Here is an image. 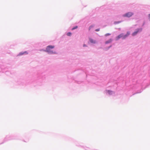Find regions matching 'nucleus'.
<instances>
[{"label": "nucleus", "mask_w": 150, "mask_h": 150, "mask_svg": "<svg viewBox=\"0 0 150 150\" xmlns=\"http://www.w3.org/2000/svg\"><path fill=\"white\" fill-rule=\"evenodd\" d=\"M45 77L43 74L39 75L38 77V85L41 86L42 82L45 80Z\"/></svg>", "instance_id": "3"}, {"label": "nucleus", "mask_w": 150, "mask_h": 150, "mask_svg": "<svg viewBox=\"0 0 150 150\" xmlns=\"http://www.w3.org/2000/svg\"><path fill=\"white\" fill-rule=\"evenodd\" d=\"M112 40H113L112 39L110 38L108 40L105 41V44H108L110 43L112 41Z\"/></svg>", "instance_id": "12"}, {"label": "nucleus", "mask_w": 150, "mask_h": 150, "mask_svg": "<svg viewBox=\"0 0 150 150\" xmlns=\"http://www.w3.org/2000/svg\"><path fill=\"white\" fill-rule=\"evenodd\" d=\"M100 30V29L99 28L96 29L95 30V31H99Z\"/></svg>", "instance_id": "20"}, {"label": "nucleus", "mask_w": 150, "mask_h": 150, "mask_svg": "<svg viewBox=\"0 0 150 150\" xmlns=\"http://www.w3.org/2000/svg\"><path fill=\"white\" fill-rule=\"evenodd\" d=\"M28 54V52L27 51L22 52H20L17 55V56H21L23 55H27Z\"/></svg>", "instance_id": "9"}, {"label": "nucleus", "mask_w": 150, "mask_h": 150, "mask_svg": "<svg viewBox=\"0 0 150 150\" xmlns=\"http://www.w3.org/2000/svg\"><path fill=\"white\" fill-rule=\"evenodd\" d=\"M139 85L142 86V89L141 90H140L139 91H137V93H141L142 92V91H143V89H144L146 88V87H145L144 88L143 83H142L141 82H140V83L139 82V81H137V83H136L137 86H139Z\"/></svg>", "instance_id": "7"}, {"label": "nucleus", "mask_w": 150, "mask_h": 150, "mask_svg": "<svg viewBox=\"0 0 150 150\" xmlns=\"http://www.w3.org/2000/svg\"><path fill=\"white\" fill-rule=\"evenodd\" d=\"M134 13L132 12H128L127 13L122 15V16L123 17L130 18L133 15Z\"/></svg>", "instance_id": "6"}, {"label": "nucleus", "mask_w": 150, "mask_h": 150, "mask_svg": "<svg viewBox=\"0 0 150 150\" xmlns=\"http://www.w3.org/2000/svg\"><path fill=\"white\" fill-rule=\"evenodd\" d=\"M77 28V26H76L75 27H74V28H73L72 30L75 29H76V28Z\"/></svg>", "instance_id": "19"}, {"label": "nucleus", "mask_w": 150, "mask_h": 150, "mask_svg": "<svg viewBox=\"0 0 150 150\" xmlns=\"http://www.w3.org/2000/svg\"><path fill=\"white\" fill-rule=\"evenodd\" d=\"M145 23L144 22L143 24V25H144Z\"/></svg>", "instance_id": "22"}, {"label": "nucleus", "mask_w": 150, "mask_h": 150, "mask_svg": "<svg viewBox=\"0 0 150 150\" xmlns=\"http://www.w3.org/2000/svg\"><path fill=\"white\" fill-rule=\"evenodd\" d=\"M83 47H86V46H87V45H86V44H84L83 45Z\"/></svg>", "instance_id": "21"}, {"label": "nucleus", "mask_w": 150, "mask_h": 150, "mask_svg": "<svg viewBox=\"0 0 150 150\" xmlns=\"http://www.w3.org/2000/svg\"><path fill=\"white\" fill-rule=\"evenodd\" d=\"M17 139L15 137L12 135H7L6 138H5L4 140L5 141H6L12 139Z\"/></svg>", "instance_id": "5"}, {"label": "nucleus", "mask_w": 150, "mask_h": 150, "mask_svg": "<svg viewBox=\"0 0 150 150\" xmlns=\"http://www.w3.org/2000/svg\"><path fill=\"white\" fill-rule=\"evenodd\" d=\"M89 40L90 42L93 44H96V40H94L91 38H89Z\"/></svg>", "instance_id": "11"}, {"label": "nucleus", "mask_w": 150, "mask_h": 150, "mask_svg": "<svg viewBox=\"0 0 150 150\" xmlns=\"http://www.w3.org/2000/svg\"><path fill=\"white\" fill-rule=\"evenodd\" d=\"M105 93L107 94L110 95H112L115 94V92L114 91L109 90H106L105 91Z\"/></svg>", "instance_id": "8"}, {"label": "nucleus", "mask_w": 150, "mask_h": 150, "mask_svg": "<svg viewBox=\"0 0 150 150\" xmlns=\"http://www.w3.org/2000/svg\"><path fill=\"white\" fill-rule=\"evenodd\" d=\"M94 26L95 25H90L88 28L89 30H90L92 28L94 27Z\"/></svg>", "instance_id": "13"}, {"label": "nucleus", "mask_w": 150, "mask_h": 150, "mask_svg": "<svg viewBox=\"0 0 150 150\" xmlns=\"http://www.w3.org/2000/svg\"><path fill=\"white\" fill-rule=\"evenodd\" d=\"M142 30V28H137L135 30V31L132 34V36H135L137 35L138 33H141Z\"/></svg>", "instance_id": "4"}, {"label": "nucleus", "mask_w": 150, "mask_h": 150, "mask_svg": "<svg viewBox=\"0 0 150 150\" xmlns=\"http://www.w3.org/2000/svg\"><path fill=\"white\" fill-rule=\"evenodd\" d=\"M0 72H6L7 73L6 69L5 68L4 66H2L1 67H0Z\"/></svg>", "instance_id": "10"}, {"label": "nucleus", "mask_w": 150, "mask_h": 150, "mask_svg": "<svg viewBox=\"0 0 150 150\" xmlns=\"http://www.w3.org/2000/svg\"><path fill=\"white\" fill-rule=\"evenodd\" d=\"M130 34V32L128 31L127 32L126 34L124 35L123 33H121L116 38V40H118L120 38L122 39H125Z\"/></svg>", "instance_id": "2"}, {"label": "nucleus", "mask_w": 150, "mask_h": 150, "mask_svg": "<svg viewBox=\"0 0 150 150\" xmlns=\"http://www.w3.org/2000/svg\"><path fill=\"white\" fill-rule=\"evenodd\" d=\"M121 22V21H115L114 22V23L115 24H117L120 23Z\"/></svg>", "instance_id": "16"}, {"label": "nucleus", "mask_w": 150, "mask_h": 150, "mask_svg": "<svg viewBox=\"0 0 150 150\" xmlns=\"http://www.w3.org/2000/svg\"><path fill=\"white\" fill-rule=\"evenodd\" d=\"M85 149L86 150H90V149L88 147H85Z\"/></svg>", "instance_id": "18"}, {"label": "nucleus", "mask_w": 150, "mask_h": 150, "mask_svg": "<svg viewBox=\"0 0 150 150\" xmlns=\"http://www.w3.org/2000/svg\"><path fill=\"white\" fill-rule=\"evenodd\" d=\"M54 46L52 45H49L46 47L45 50H43L44 51L46 52L49 54H56L55 52H53L52 49L54 48Z\"/></svg>", "instance_id": "1"}, {"label": "nucleus", "mask_w": 150, "mask_h": 150, "mask_svg": "<svg viewBox=\"0 0 150 150\" xmlns=\"http://www.w3.org/2000/svg\"><path fill=\"white\" fill-rule=\"evenodd\" d=\"M111 35V34H110V33H106V34L105 35V36L107 37V36H109V35Z\"/></svg>", "instance_id": "17"}, {"label": "nucleus", "mask_w": 150, "mask_h": 150, "mask_svg": "<svg viewBox=\"0 0 150 150\" xmlns=\"http://www.w3.org/2000/svg\"><path fill=\"white\" fill-rule=\"evenodd\" d=\"M67 35L68 36H71V32H68L67 34Z\"/></svg>", "instance_id": "14"}, {"label": "nucleus", "mask_w": 150, "mask_h": 150, "mask_svg": "<svg viewBox=\"0 0 150 150\" xmlns=\"http://www.w3.org/2000/svg\"><path fill=\"white\" fill-rule=\"evenodd\" d=\"M112 46V45H111L108 47L107 48H106V49L105 50H107L108 49H109V48H110V47H111Z\"/></svg>", "instance_id": "15"}]
</instances>
